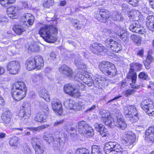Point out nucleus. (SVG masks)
Here are the masks:
<instances>
[{
	"mask_svg": "<svg viewBox=\"0 0 154 154\" xmlns=\"http://www.w3.org/2000/svg\"><path fill=\"white\" fill-rule=\"evenodd\" d=\"M118 115H116V119L114 120L110 116H108V114H102V120L106 125H107L110 128H113L116 126L120 129H125L127 127V124L121 112L119 111Z\"/></svg>",
	"mask_w": 154,
	"mask_h": 154,
	"instance_id": "nucleus-1",
	"label": "nucleus"
},
{
	"mask_svg": "<svg viewBox=\"0 0 154 154\" xmlns=\"http://www.w3.org/2000/svg\"><path fill=\"white\" fill-rule=\"evenodd\" d=\"M57 29L55 25H46L41 27L38 33L45 40L49 43H54L57 38L55 34L57 33Z\"/></svg>",
	"mask_w": 154,
	"mask_h": 154,
	"instance_id": "nucleus-2",
	"label": "nucleus"
},
{
	"mask_svg": "<svg viewBox=\"0 0 154 154\" xmlns=\"http://www.w3.org/2000/svg\"><path fill=\"white\" fill-rule=\"evenodd\" d=\"M26 92L27 88L25 83L22 82L18 81L13 85L11 94L13 99L19 101L24 98Z\"/></svg>",
	"mask_w": 154,
	"mask_h": 154,
	"instance_id": "nucleus-3",
	"label": "nucleus"
},
{
	"mask_svg": "<svg viewBox=\"0 0 154 154\" xmlns=\"http://www.w3.org/2000/svg\"><path fill=\"white\" fill-rule=\"evenodd\" d=\"M130 66L131 68L127 75V77L128 79H131L132 82L130 83V85L132 88L138 89L140 86L135 83L137 75L134 70H140L142 69V65L139 63L133 62L131 63Z\"/></svg>",
	"mask_w": 154,
	"mask_h": 154,
	"instance_id": "nucleus-4",
	"label": "nucleus"
},
{
	"mask_svg": "<svg viewBox=\"0 0 154 154\" xmlns=\"http://www.w3.org/2000/svg\"><path fill=\"white\" fill-rule=\"evenodd\" d=\"M104 149L106 154H127L126 151L122 150L120 145L114 141L106 143Z\"/></svg>",
	"mask_w": 154,
	"mask_h": 154,
	"instance_id": "nucleus-5",
	"label": "nucleus"
},
{
	"mask_svg": "<svg viewBox=\"0 0 154 154\" xmlns=\"http://www.w3.org/2000/svg\"><path fill=\"white\" fill-rule=\"evenodd\" d=\"M100 70L105 75L113 77L116 74L117 70L115 65L109 62L103 61L99 65Z\"/></svg>",
	"mask_w": 154,
	"mask_h": 154,
	"instance_id": "nucleus-6",
	"label": "nucleus"
},
{
	"mask_svg": "<svg viewBox=\"0 0 154 154\" xmlns=\"http://www.w3.org/2000/svg\"><path fill=\"white\" fill-rule=\"evenodd\" d=\"M83 79L85 81V83L89 86H91L93 84L98 87L103 86L106 81V79L104 77L97 75H96L92 79L90 75L86 74L84 75Z\"/></svg>",
	"mask_w": 154,
	"mask_h": 154,
	"instance_id": "nucleus-7",
	"label": "nucleus"
},
{
	"mask_svg": "<svg viewBox=\"0 0 154 154\" xmlns=\"http://www.w3.org/2000/svg\"><path fill=\"white\" fill-rule=\"evenodd\" d=\"M55 141L53 143V147L55 149L60 150L64 146L66 142V135L62 131H56L54 133Z\"/></svg>",
	"mask_w": 154,
	"mask_h": 154,
	"instance_id": "nucleus-8",
	"label": "nucleus"
},
{
	"mask_svg": "<svg viewBox=\"0 0 154 154\" xmlns=\"http://www.w3.org/2000/svg\"><path fill=\"white\" fill-rule=\"evenodd\" d=\"M78 129L79 133L85 137H92L94 135L93 129L84 121L78 123Z\"/></svg>",
	"mask_w": 154,
	"mask_h": 154,
	"instance_id": "nucleus-9",
	"label": "nucleus"
},
{
	"mask_svg": "<svg viewBox=\"0 0 154 154\" xmlns=\"http://www.w3.org/2000/svg\"><path fill=\"white\" fill-rule=\"evenodd\" d=\"M124 113L126 117L130 118L132 122H136L138 119V114L136 107L132 105L125 106L124 108Z\"/></svg>",
	"mask_w": 154,
	"mask_h": 154,
	"instance_id": "nucleus-10",
	"label": "nucleus"
},
{
	"mask_svg": "<svg viewBox=\"0 0 154 154\" xmlns=\"http://www.w3.org/2000/svg\"><path fill=\"white\" fill-rule=\"evenodd\" d=\"M122 142L125 146H132L136 140V136L131 131L125 132L122 136Z\"/></svg>",
	"mask_w": 154,
	"mask_h": 154,
	"instance_id": "nucleus-11",
	"label": "nucleus"
},
{
	"mask_svg": "<svg viewBox=\"0 0 154 154\" xmlns=\"http://www.w3.org/2000/svg\"><path fill=\"white\" fill-rule=\"evenodd\" d=\"M31 105L28 102H24L19 112V116L21 119H28L31 116Z\"/></svg>",
	"mask_w": 154,
	"mask_h": 154,
	"instance_id": "nucleus-12",
	"label": "nucleus"
},
{
	"mask_svg": "<svg viewBox=\"0 0 154 154\" xmlns=\"http://www.w3.org/2000/svg\"><path fill=\"white\" fill-rule=\"evenodd\" d=\"M83 102H82L75 103L72 100L66 99L64 100V104L67 109L78 110L81 109V107L83 106Z\"/></svg>",
	"mask_w": 154,
	"mask_h": 154,
	"instance_id": "nucleus-13",
	"label": "nucleus"
},
{
	"mask_svg": "<svg viewBox=\"0 0 154 154\" xmlns=\"http://www.w3.org/2000/svg\"><path fill=\"white\" fill-rule=\"evenodd\" d=\"M149 102V99L143 100L141 103L140 106L149 116H154V106Z\"/></svg>",
	"mask_w": 154,
	"mask_h": 154,
	"instance_id": "nucleus-14",
	"label": "nucleus"
},
{
	"mask_svg": "<svg viewBox=\"0 0 154 154\" xmlns=\"http://www.w3.org/2000/svg\"><path fill=\"white\" fill-rule=\"evenodd\" d=\"M110 16V13L105 9H100L99 13H96L94 17L99 21L103 23L107 22Z\"/></svg>",
	"mask_w": 154,
	"mask_h": 154,
	"instance_id": "nucleus-15",
	"label": "nucleus"
},
{
	"mask_svg": "<svg viewBox=\"0 0 154 154\" xmlns=\"http://www.w3.org/2000/svg\"><path fill=\"white\" fill-rule=\"evenodd\" d=\"M105 44L106 46L116 52H118L122 49L120 45L111 38H108L106 39Z\"/></svg>",
	"mask_w": 154,
	"mask_h": 154,
	"instance_id": "nucleus-16",
	"label": "nucleus"
},
{
	"mask_svg": "<svg viewBox=\"0 0 154 154\" xmlns=\"http://www.w3.org/2000/svg\"><path fill=\"white\" fill-rule=\"evenodd\" d=\"M64 90L66 93L74 97H78L81 96V93L79 90L69 84L65 85Z\"/></svg>",
	"mask_w": 154,
	"mask_h": 154,
	"instance_id": "nucleus-17",
	"label": "nucleus"
},
{
	"mask_svg": "<svg viewBox=\"0 0 154 154\" xmlns=\"http://www.w3.org/2000/svg\"><path fill=\"white\" fill-rule=\"evenodd\" d=\"M20 68V65L19 63L15 60L10 61L7 65V70L12 74L17 73Z\"/></svg>",
	"mask_w": 154,
	"mask_h": 154,
	"instance_id": "nucleus-18",
	"label": "nucleus"
},
{
	"mask_svg": "<svg viewBox=\"0 0 154 154\" xmlns=\"http://www.w3.org/2000/svg\"><path fill=\"white\" fill-rule=\"evenodd\" d=\"M131 31L141 34H144L146 30L141 25L138 21H134L131 23L129 27Z\"/></svg>",
	"mask_w": 154,
	"mask_h": 154,
	"instance_id": "nucleus-19",
	"label": "nucleus"
},
{
	"mask_svg": "<svg viewBox=\"0 0 154 154\" xmlns=\"http://www.w3.org/2000/svg\"><path fill=\"white\" fill-rule=\"evenodd\" d=\"M18 6H12L7 9V14L9 17L12 19H17L20 10Z\"/></svg>",
	"mask_w": 154,
	"mask_h": 154,
	"instance_id": "nucleus-20",
	"label": "nucleus"
},
{
	"mask_svg": "<svg viewBox=\"0 0 154 154\" xmlns=\"http://www.w3.org/2000/svg\"><path fill=\"white\" fill-rule=\"evenodd\" d=\"M51 103L53 110L57 112L59 115L61 114L63 109L60 100L58 99L54 98L52 100Z\"/></svg>",
	"mask_w": 154,
	"mask_h": 154,
	"instance_id": "nucleus-21",
	"label": "nucleus"
},
{
	"mask_svg": "<svg viewBox=\"0 0 154 154\" xmlns=\"http://www.w3.org/2000/svg\"><path fill=\"white\" fill-rule=\"evenodd\" d=\"M21 21L26 26L32 25L34 22V17L31 14H24L21 18Z\"/></svg>",
	"mask_w": 154,
	"mask_h": 154,
	"instance_id": "nucleus-22",
	"label": "nucleus"
},
{
	"mask_svg": "<svg viewBox=\"0 0 154 154\" xmlns=\"http://www.w3.org/2000/svg\"><path fill=\"white\" fill-rule=\"evenodd\" d=\"M80 57L78 54H73L72 55V59L74 60L75 64L78 68L79 69H85L86 68V65L83 63Z\"/></svg>",
	"mask_w": 154,
	"mask_h": 154,
	"instance_id": "nucleus-23",
	"label": "nucleus"
},
{
	"mask_svg": "<svg viewBox=\"0 0 154 154\" xmlns=\"http://www.w3.org/2000/svg\"><path fill=\"white\" fill-rule=\"evenodd\" d=\"M3 111L1 116L2 119L5 123L8 124L11 121L12 113L10 110L7 108H4Z\"/></svg>",
	"mask_w": 154,
	"mask_h": 154,
	"instance_id": "nucleus-24",
	"label": "nucleus"
},
{
	"mask_svg": "<svg viewBox=\"0 0 154 154\" xmlns=\"http://www.w3.org/2000/svg\"><path fill=\"white\" fill-rule=\"evenodd\" d=\"M115 33L123 41H126L128 40L129 34L122 28L117 27L115 30Z\"/></svg>",
	"mask_w": 154,
	"mask_h": 154,
	"instance_id": "nucleus-25",
	"label": "nucleus"
},
{
	"mask_svg": "<svg viewBox=\"0 0 154 154\" xmlns=\"http://www.w3.org/2000/svg\"><path fill=\"white\" fill-rule=\"evenodd\" d=\"M58 70L61 73L64 75L69 77L70 78L72 76L73 72L72 69L65 64L62 65L60 67Z\"/></svg>",
	"mask_w": 154,
	"mask_h": 154,
	"instance_id": "nucleus-26",
	"label": "nucleus"
},
{
	"mask_svg": "<svg viewBox=\"0 0 154 154\" xmlns=\"http://www.w3.org/2000/svg\"><path fill=\"white\" fill-rule=\"evenodd\" d=\"M83 20L82 21H79L76 19H70L69 21L74 25L75 28L76 29L79 30L82 28L84 27L85 24L84 22L85 21V19L84 16L82 17Z\"/></svg>",
	"mask_w": 154,
	"mask_h": 154,
	"instance_id": "nucleus-27",
	"label": "nucleus"
},
{
	"mask_svg": "<svg viewBox=\"0 0 154 154\" xmlns=\"http://www.w3.org/2000/svg\"><path fill=\"white\" fill-rule=\"evenodd\" d=\"M90 49L93 53L98 54V53L103 52L105 48L102 44L95 43L91 45Z\"/></svg>",
	"mask_w": 154,
	"mask_h": 154,
	"instance_id": "nucleus-28",
	"label": "nucleus"
},
{
	"mask_svg": "<svg viewBox=\"0 0 154 154\" xmlns=\"http://www.w3.org/2000/svg\"><path fill=\"white\" fill-rule=\"evenodd\" d=\"M145 139L148 141H154V127H150L146 130L145 133Z\"/></svg>",
	"mask_w": 154,
	"mask_h": 154,
	"instance_id": "nucleus-29",
	"label": "nucleus"
},
{
	"mask_svg": "<svg viewBox=\"0 0 154 154\" xmlns=\"http://www.w3.org/2000/svg\"><path fill=\"white\" fill-rule=\"evenodd\" d=\"M38 94L41 97L47 102L50 101V95L47 90L44 87H41L38 89Z\"/></svg>",
	"mask_w": 154,
	"mask_h": 154,
	"instance_id": "nucleus-30",
	"label": "nucleus"
},
{
	"mask_svg": "<svg viewBox=\"0 0 154 154\" xmlns=\"http://www.w3.org/2000/svg\"><path fill=\"white\" fill-rule=\"evenodd\" d=\"M34 62L38 69H42L44 66V61L42 57L39 55L35 56L34 58Z\"/></svg>",
	"mask_w": 154,
	"mask_h": 154,
	"instance_id": "nucleus-31",
	"label": "nucleus"
},
{
	"mask_svg": "<svg viewBox=\"0 0 154 154\" xmlns=\"http://www.w3.org/2000/svg\"><path fill=\"white\" fill-rule=\"evenodd\" d=\"M26 66L27 70L30 71L36 68L35 63L33 57L29 59L26 62Z\"/></svg>",
	"mask_w": 154,
	"mask_h": 154,
	"instance_id": "nucleus-32",
	"label": "nucleus"
},
{
	"mask_svg": "<svg viewBox=\"0 0 154 154\" xmlns=\"http://www.w3.org/2000/svg\"><path fill=\"white\" fill-rule=\"evenodd\" d=\"M146 24L150 30L154 31V16H149L146 18Z\"/></svg>",
	"mask_w": 154,
	"mask_h": 154,
	"instance_id": "nucleus-33",
	"label": "nucleus"
},
{
	"mask_svg": "<svg viewBox=\"0 0 154 154\" xmlns=\"http://www.w3.org/2000/svg\"><path fill=\"white\" fill-rule=\"evenodd\" d=\"M20 138L16 136H13L9 139V143L10 146L16 148L18 147Z\"/></svg>",
	"mask_w": 154,
	"mask_h": 154,
	"instance_id": "nucleus-34",
	"label": "nucleus"
},
{
	"mask_svg": "<svg viewBox=\"0 0 154 154\" xmlns=\"http://www.w3.org/2000/svg\"><path fill=\"white\" fill-rule=\"evenodd\" d=\"M47 116L40 112L38 113L34 118L35 121L40 122H44L46 121Z\"/></svg>",
	"mask_w": 154,
	"mask_h": 154,
	"instance_id": "nucleus-35",
	"label": "nucleus"
},
{
	"mask_svg": "<svg viewBox=\"0 0 154 154\" xmlns=\"http://www.w3.org/2000/svg\"><path fill=\"white\" fill-rule=\"evenodd\" d=\"M54 134L49 132H45L43 135V138L49 144L51 143L53 145V143L55 140L54 138Z\"/></svg>",
	"mask_w": 154,
	"mask_h": 154,
	"instance_id": "nucleus-36",
	"label": "nucleus"
},
{
	"mask_svg": "<svg viewBox=\"0 0 154 154\" xmlns=\"http://www.w3.org/2000/svg\"><path fill=\"white\" fill-rule=\"evenodd\" d=\"M14 31L17 34L20 35L25 31L23 26L20 25H15L13 28Z\"/></svg>",
	"mask_w": 154,
	"mask_h": 154,
	"instance_id": "nucleus-37",
	"label": "nucleus"
},
{
	"mask_svg": "<svg viewBox=\"0 0 154 154\" xmlns=\"http://www.w3.org/2000/svg\"><path fill=\"white\" fill-rule=\"evenodd\" d=\"M35 154H42L44 152V149L41 145H38L33 147Z\"/></svg>",
	"mask_w": 154,
	"mask_h": 154,
	"instance_id": "nucleus-38",
	"label": "nucleus"
},
{
	"mask_svg": "<svg viewBox=\"0 0 154 154\" xmlns=\"http://www.w3.org/2000/svg\"><path fill=\"white\" fill-rule=\"evenodd\" d=\"M92 154H102L100 147L96 145H93L92 147Z\"/></svg>",
	"mask_w": 154,
	"mask_h": 154,
	"instance_id": "nucleus-39",
	"label": "nucleus"
},
{
	"mask_svg": "<svg viewBox=\"0 0 154 154\" xmlns=\"http://www.w3.org/2000/svg\"><path fill=\"white\" fill-rule=\"evenodd\" d=\"M15 1V0H0V4L2 6L7 7L9 4L13 3Z\"/></svg>",
	"mask_w": 154,
	"mask_h": 154,
	"instance_id": "nucleus-40",
	"label": "nucleus"
},
{
	"mask_svg": "<svg viewBox=\"0 0 154 154\" xmlns=\"http://www.w3.org/2000/svg\"><path fill=\"white\" fill-rule=\"evenodd\" d=\"M30 141L33 147L37 146V145H41L39 139L36 137H32Z\"/></svg>",
	"mask_w": 154,
	"mask_h": 154,
	"instance_id": "nucleus-41",
	"label": "nucleus"
},
{
	"mask_svg": "<svg viewBox=\"0 0 154 154\" xmlns=\"http://www.w3.org/2000/svg\"><path fill=\"white\" fill-rule=\"evenodd\" d=\"M131 38L132 41L136 43L140 44L141 42V38L138 35H133L131 36Z\"/></svg>",
	"mask_w": 154,
	"mask_h": 154,
	"instance_id": "nucleus-42",
	"label": "nucleus"
},
{
	"mask_svg": "<svg viewBox=\"0 0 154 154\" xmlns=\"http://www.w3.org/2000/svg\"><path fill=\"white\" fill-rule=\"evenodd\" d=\"M54 1V0H44L43 6L45 8H49L53 5Z\"/></svg>",
	"mask_w": 154,
	"mask_h": 154,
	"instance_id": "nucleus-43",
	"label": "nucleus"
},
{
	"mask_svg": "<svg viewBox=\"0 0 154 154\" xmlns=\"http://www.w3.org/2000/svg\"><path fill=\"white\" fill-rule=\"evenodd\" d=\"M112 19L114 21H121L123 20V17L121 14L116 13L113 14Z\"/></svg>",
	"mask_w": 154,
	"mask_h": 154,
	"instance_id": "nucleus-44",
	"label": "nucleus"
},
{
	"mask_svg": "<svg viewBox=\"0 0 154 154\" xmlns=\"http://www.w3.org/2000/svg\"><path fill=\"white\" fill-rule=\"evenodd\" d=\"M75 154H90L88 150L85 148L78 149L75 151Z\"/></svg>",
	"mask_w": 154,
	"mask_h": 154,
	"instance_id": "nucleus-45",
	"label": "nucleus"
},
{
	"mask_svg": "<svg viewBox=\"0 0 154 154\" xmlns=\"http://www.w3.org/2000/svg\"><path fill=\"white\" fill-rule=\"evenodd\" d=\"M42 113L44 114L47 116L49 115L50 113L49 109L47 105H44L42 108Z\"/></svg>",
	"mask_w": 154,
	"mask_h": 154,
	"instance_id": "nucleus-46",
	"label": "nucleus"
},
{
	"mask_svg": "<svg viewBox=\"0 0 154 154\" xmlns=\"http://www.w3.org/2000/svg\"><path fill=\"white\" fill-rule=\"evenodd\" d=\"M42 113L44 114L47 116L49 115L50 113L49 109L47 105H44L42 108Z\"/></svg>",
	"mask_w": 154,
	"mask_h": 154,
	"instance_id": "nucleus-47",
	"label": "nucleus"
},
{
	"mask_svg": "<svg viewBox=\"0 0 154 154\" xmlns=\"http://www.w3.org/2000/svg\"><path fill=\"white\" fill-rule=\"evenodd\" d=\"M45 127L44 126H40L36 127H30L27 128L29 130L31 131H39L41 130H42L44 128H45Z\"/></svg>",
	"mask_w": 154,
	"mask_h": 154,
	"instance_id": "nucleus-48",
	"label": "nucleus"
},
{
	"mask_svg": "<svg viewBox=\"0 0 154 154\" xmlns=\"http://www.w3.org/2000/svg\"><path fill=\"white\" fill-rule=\"evenodd\" d=\"M99 132L103 137H105L108 134L107 130L104 126L102 127L101 129Z\"/></svg>",
	"mask_w": 154,
	"mask_h": 154,
	"instance_id": "nucleus-49",
	"label": "nucleus"
},
{
	"mask_svg": "<svg viewBox=\"0 0 154 154\" xmlns=\"http://www.w3.org/2000/svg\"><path fill=\"white\" fill-rule=\"evenodd\" d=\"M138 78L143 80H146L148 78L147 74L144 72H140L138 75Z\"/></svg>",
	"mask_w": 154,
	"mask_h": 154,
	"instance_id": "nucleus-50",
	"label": "nucleus"
},
{
	"mask_svg": "<svg viewBox=\"0 0 154 154\" xmlns=\"http://www.w3.org/2000/svg\"><path fill=\"white\" fill-rule=\"evenodd\" d=\"M39 49L38 46L36 45H29L28 51L32 52H35L37 51Z\"/></svg>",
	"mask_w": 154,
	"mask_h": 154,
	"instance_id": "nucleus-51",
	"label": "nucleus"
},
{
	"mask_svg": "<svg viewBox=\"0 0 154 154\" xmlns=\"http://www.w3.org/2000/svg\"><path fill=\"white\" fill-rule=\"evenodd\" d=\"M94 126L96 130L99 132L101 129L102 128L103 125L100 123H96L94 124Z\"/></svg>",
	"mask_w": 154,
	"mask_h": 154,
	"instance_id": "nucleus-52",
	"label": "nucleus"
},
{
	"mask_svg": "<svg viewBox=\"0 0 154 154\" xmlns=\"http://www.w3.org/2000/svg\"><path fill=\"white\" fill-rule=\"evenodd\" d=\"M23 152L24 153L30 154L31 152V150L28 146H26L24 147Z\"/></svg>",
	"mask_w": 154,
	"mask_h": 154,
	"instance_id": "nucleus-53",
	"label": "nucleus"
},
{
	"mask_svg": "<svg viewBox=\"0 0 154 154\" xmlns=\"http://www.w3.org/2000/svg\"><path fill=\"white\" fill-rule=\"evenodd\" d=\"M40 77L39 75H34L31 77L32 81L33 82H35L40 79Z\"/></svg>",
	"mask_w": 154,
	"mask_h": 154,
	"instance_id": "nucleus-54",
	"label": "nucleus"
},
{
	"mask_svg": "<svg viewBox=\"0 0 154 154\" xmlns=\"http://www.w3.org/2000/svg\"><path fill=\"white\" fill-rule=\"evenodd\" d=\"M140 13V12L138 11H130L128 13V16L129 17H132L133 16V15H134V16H135V15H134V14H137L136 15V16L139 15Z\"/></svg>",
	"mask_w": 154,
	"mask_h": 154,
	"instance_id": "nucleus-55",
	"label": "nucleus"
},
{
	"mask_svg": "<svg viewBox=\"0 0 154 154\" xmlns=\"http://www.w3.org/2000/svg\"><path fill=\"white\" fill-rule=\"evenodd\" d=\"M136 90L134 89H129L127 90L126 92V94L127 96L132 95L135 93Z\"/></svg>",
	"mask_w": 154,
	"mask_h": 154,
	"instance_id": "nucleus-56",
	"label": "nucleus"
},
{
	"mask_svg": "<svg viewBox=\"0 0 154 154\" xmlns=\"http://www.w3.org/2000/svg\"><path fill=\"white\" fill-rule=\"evenodd\" d=\"M77 83L78 88H79L82 90H83L85 89V85L82 82H77Z\"/></svg>",
	"mask_w": 154,
	"mask_h": 154,
	"instance_id": "nucleus-57",
	"label": "nucleus"
},
{
	"mask_svg": "<svg viewBox=\"0 0 154 154\" xmlns=\"http://www.w3.org/2000/svg\"><path fill=\"white\" fill-rule=\"evenodd\" d=\"M128 3L133 6H135L138 3V0H129Z\"/></svg>",
	"mask_w": 154,
	"mask_h": 154,
	"instance_id": "nucleus-58",
	"label": "nucleus"
},
{
	"mask_svg": "<svg viewBox=\"0 0 154 154\" xmlns=\"http://www.w3.org/2000/svg\"><path fill=\"white\" fill-rule=\"evenodd\" d=\"M64 122L63 120H60L55 122L54 123V126H56L59 125H60L63 124Z\"/></svg>",
	"mask_w": 154,
	"mask_h": 154,
	"instance_id": "nucleus-59",
	"label": "nucleus"
},
{
	"mask_svg": "<svg viewBox=\"0 0 154 154\" xmlns=\"http://www.w3.org/2000/svg\"><path fill=\"white\" fill-rule=\"evenodd\" d=\"M50 57L52 60H54L56 58V55L54 51H52L51 52L50 54Z\"/></svg>",
	"mask_w": 154,
	"mask_h": 154,
	"instance_id": "nucleus-60",
	"label": "nucleus"
},
{
	"mask_svg": "<svg viewBox=\"0 0 154 154\" xmlns=\"http://www.w3.org/2000/svg\"><path fill=\"white\" fill-rule=\"evenodd\" d=\"M143 63H144L145 68L146 69H148L150 68V64L151 63L150 62L144 60L143 62Z\"/></svg>",
	"mask_w": 154,
	"mask_h": 154,
	"instance_id": "nucleus-61",
	"label": "nucleus"
},
{
	"mask_svg": "<svg viewBox=\"0 0 154 154\" xmlns=\"http://www.w3.org/2000/svg\"><path fill=\"white\" fill-rule=\"evenodd\" d=\"M88 7H83V6H79L78 7L76 8L75 9L76 12H79V11H81L82 10L84 9L85 8H87Z\"/></svg>",
	"mask_w": 154,
	"mask_h": 154,
	"instance_id": "nucleus-62",
	"label": "nucleus"
},
{
	"mask_svg": "<svg viewBox=\"0 0 154 154\" xmlns=\"http://www.w3.org/2000/svg\"><path fill=\"white\" fill-rule=\"evenodd\" d=\"M153 58L152 57L151 55L148 54L145 61L151 63L153 61Z\"/></svg>",
	"mask_w": 154,
	"mask_h": 154,
	"instance_id": "nucleus-63",
	"label": "nucleus"
},
{
	"mask_svg": "<svg viewBox=\"0 0 154 154\" xmlns=\"http://www.w3.org/2000/svg\"><path fill=\"white\" fill-rule=\"evenodd\" d=\"M144 125H137L136 126V128L137 130L140 131L142 130L144 128Z\"/></svg>",
	"mask_w": 154,
	"mask_h": 154,
	"instance_id": "nucleus-64",
	"label": "nucleus"
}]
</instances>
